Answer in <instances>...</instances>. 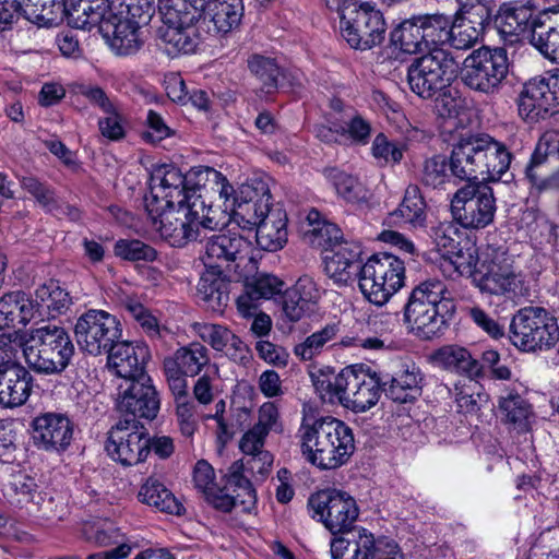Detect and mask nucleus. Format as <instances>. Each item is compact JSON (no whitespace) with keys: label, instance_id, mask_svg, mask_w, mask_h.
Wrapping results in <instances>:
<instances>
[{"label":"nucleus","instance_id":"f257e3e1","mask_svg":"<svg viewBox=\"0 0 559 559\" xmlns=\"http://www.w3.org/2000/svg\"><path fill=\"white\" fill-rule=\"evenodd\" d=\"M512 153L504 143L488 134L461 138L450 156L451 174L461 180L498 182L508 175Z\"/></svg>","mask_w":559,"mask_h":559},{"label":"nucleus","instance_id":"f03ea898","mask_svg":"<svg viewBox=\"0 0 559 559\" xmlns=\"http://www.w3.org/2000/svg\"><path fill=\"white\" fill-rule=\"evenodd\" d=\"M298 437L304 457L320 469L346 464L355 451L352 429L333 417L304 419Z\"/></svg>","mask_w":559,"mask_h":559},{"label":"nucleus","instance_id":"7ed1b4c3","mask_svg":"<svg viewBox=\"0 0 559 559\" xmlns=\"http://www.w3.org/2000/svg\"><path fill=\"white\" fill-rule=\"evenodd\" d=\"M455 312V301L447 284L427 280L413 288L404 307L409 331L423 340L439 336Z\"/></svg>","mask_w":559,"mask_h":559},{"label":"nucleus","instance_id":"20e7f679","mask_svg":"<svg viewBox=\"0 0 559 559\" xmlns=\"http://www.w3.org/2000/svg\"><path fill=\"white\" fill-rule=\"evenodd\" d=\"M200 175H204L205 179L214 185L213 189L223 201V206L230 212L233 222L241 229L253 230L254 225L273 211L269 185L262 179H251L234 188L227 178L214 168L205 167Z\"/></svg>","mask_w":559,"mask_h":559},{"label":"nucleus","instance_id":"39448f33","mask_svg":"<svg viewBox=\"0 0 559 559\" xmlns=\"http://www.w3.org/2000/svg\"><path fill=\"white\" fill-rule=\"evenodd\" d=\"M26 364L45 374L60 373L70 364L74 345L68 332L58 325L32 329L22 343Z\"/></svg>","mask_w":559,"mask_h":559},{"label":"nucleus","instance_id":"423d86ee","mask_svg":"<svg viewBox=\"0 0 559 559\" xmlns=\"http://www.w3.org/2000/svg\"><path fill=\"white\" fill-rule=\"evenodd\" d=\"M207 0H158V12L166 26L163 40L169 52L191 53L198 48V27Z\"/></svg>","mask_w":559,"mask_h":559},{"label":"nucleus","instance_id":"0eeeda50","mask_svg":"<svg viewBox=\"0 0 559 559\" xmlns=\"http://www.w3.org/2000/svg\"><path fill=\"white\" fill-rule=\"evenodd\" d=\"M405 278V262L395 254L380 252L361 264L358 287L370 304L382 307L404 287Z\"/></svg>","mask_w":559,"mask_h":559},{"label":"nucleus","instance_id":"6e6552de","mask_svg":"<svg viewBox=\"0 0 559 559\" xmlns=\"http://www.w3.org/2000/svg\"><path fill=\"white\" fill-rule=\"evenodd\" d=\"M510 340L522 352L548 350L559 341L557 320L544 308H522L510 323Z\"/></svg>","mask_w":559,"mask_h":559},{"label":"nucleus","instance_id":"1a4fd4ad","mask_svg":"<svg viewBox=\"0 0 559 559\" xmlns=\"http://www.w3.org/2000/svg\"><path fill=\"white\" fill-rule=\"evenodd\" d=\"M509 72L506 49L481 47L468 55L462 68V81L475 92L486 95L496 93Z\"/></svg>","mask_w":559,"mask_h":559},{"label":"nucleus","instance_id":"9d476101","mask_svg":"<svg viewBox=\"0 0 559 559\" xmlns=\"http://www.w3.org/2000/svg\"><path fill=\"white\" fill-rule=\"evenodd\" d=\"M202 202L197 190L189 187L185 175L175 166L157 167L151 178L150 194L145 198L147 213L156 214L159 210L191 207L192 203Z\"/></svg>","mask_w":559,"mask_h":559},{"label":"nucleus","instance_id":"9b49d317","mask_svg":"<svg viewBox=\"0 0 559 559\" xmlns=\"http://www.w3.org/2000/svg\"><path fill=\"white\" fill-rule=\"evenodd\" d=\"M456 71L457 63L451 53L433 48L409 66L407 81L415 94L430 98L456 76Z\"/></svg>","mask_w":559,"mask_h":559},{"label":"nucleus","instance_id":"f8f14e48","mask_svg":"<svg viewBox=\"0 0 559 559\" xmlns=\"http://www.w3.org/2000/svg\"><path fill=\"white\" fill-rule=\"evenodd\" d=\"M496 211L493 191L485 183L465 185L451 199L452 216L465 229L488 227L493 222Z\"/></svg>","mask_w":559,"mask_h":559},{"label":"nucleus","instance_id":"ddd939ff","mask_svg":"<svg viewBox=\"0 0 559 559\" xmlns=\"http://www.w3.org/2000/svg\"><path fill=\"white\" fill-rule=\"evenodd\" d=\"M330 547L332 559H403L395 542L376 538L364 527L334 536Z\"/></svg>","mask_w":559,"mask_h":559},{"label":"nucleus","instance_id":"4468645a","mask_svg":"<svg viewBox=\"0 0 559 559\" xmlns=\"http://www.w3.org/2000/svg\"><path fill=\"white\" fill-rule=\"evenodd\" d=\"M74 334L83 352L98 356L107 353L121 338L122 328L116 316L92 309L78 318Z\"/></svg>","mask_w":559,"mask_h":559},{"label":"nucleus","instance_id":"2eb2a0df","mask_svg":"<svg viewBox=\"0 0 559 559\" xmlns=\"http://www.w3.org/2000/svg\"><path fill=\"white\" fill-rule=\"evenodd\" d=\"M308 507L312 518L318 519L334 536L352 531L359 514L356 500L337 489L320 490L311 495Z\"/></svg>","mask_w":559,"mask_h":559},{"label":"nucleus","instance_id":"dca6fc26","mask_svg":"<svg viewBox=\"0 0 559 559\" xmlns=\"http://www.w3.org/2000/svg\"><path fill=\"white\" fill-rule=\"evenodd\" d=\"M106 451L123 466L135 465L150 453L148 432L136 419H120L108 432Z\"/></svg>","mask_w":559,"mask_h":559},{"label":"nucleus","instance_id":"f3484780","mask_svg":"<svg viewBox=\"0 0 559 559\" xmlns=\"http://www.w3.org/2000/svg\"><path fill=\"white\" fill-rule=\"evenodd\" d=\"M520 116L538 121L559 110V70L535 76L524 83L518 99Z\"/></svg>","mask_w":559,"mask_h":559},{"label":"nucleus","instance_id":"a211bd4d","mask_svg":"<svg viewBox=\"0 0 559 559\" xmlns=\"http://www.w3.org/2000/svg\"><path fill=\"white\" fill-rule=\"evenodd\" d=\"M525 176L538 190H559V131H546L525 169Z\"/></svg>","mask_w":559,"mask_h":559},{"label":"nucleus","instance_id":"6ab92c4d","mask_svg":"<svg viewBox=\"0 0 559 559\" xmlns=\"http://www.w3.org/2000/svg\"><path fill=\"white\" fill-rule=\"evenodd\" d=\"M203 202H194L191 207L159 210L156 214L147 213L151 227L160 238L173 247H183L198 238V206Z\"/></svg>","mask_w":559,"mask_h":559},{"label":"nucleus","instance_id":"aec40b11","mask_svg":"<svg viewBox=\"0 0 559 559\" xmlns=\"http://www.w3.org/2000/svg\"><path fill=\"white\" fill-rule=\"evenodd\" d=\"M118 409L132 419H153L157 416L160 401L150 376L139 380H126L118 384Z\"/></svg>","mask_w":559,"mask_h":559},{"label":"nucleus","instance_id":"412c9836","mask_svg":"<svg viewBox=\"0 0 559 559\" xmlns=\"http://www.w3.org/2000/svg\"><path fill=\"white\" fill-rule=\"evenodd\" d=\"M255 262L249 240L235 233L219 234L211 237L205 245L203 263L205 267L229 269L235 271L241 264Z\"/></svg>","mask_w":559,"mask_h":559},{"label":"nucleus","instance_id":"4be33fe9","mask_svg":"<svg viewBox=\"0 0 559 559\" xmlns=\"http://www.w3.org/2000/svg\"><path fill=\"white\" fill-rule=\"evenodd\" d=\"M479 287L492 295L520 297L526 294L523 275L514 270L504 254L496 255L489 262L486 272L479 278Z\"/></svg>","mask_w":559,"mask_h":559},{"label":"nucleus","instance_id":"5701e85b","mask_svg":"<svg viewBox=\"0 0 559 559\" xmlns=\"http://www.w3.org/2000/svg\"><path fill=\"white\" fill-rule=\"evenodd\" d=\"M243 15L242 0H207L198 27V46L206 36L227 34L236 28Z\"/></svg>","mask_w":559,"mask_h":559},{"label":"nucleus","instance_id":"b1692460","mask_svg":"<svg viewBox=\"0 0 559 559\" xmlns=\"http://www.w3.org/2000/svg\"><path fill=\"white\" fill-rule=\"evenodd\" d=\"M34 443L46 451H63L73 438V426L70 419L57 413H46L33 420Z\"/></svg>","mask_w":559,"mask_h":559},{"label":"nucleus","instance_id":"393cba45","mask_svg":"<svg viewBox=\"0 0 559 559\" xmlns=\"http://www.w3.org/2000/svg\"><path fill=\"white\" fill-rule=\"evenodd\" d=\"M99 31L117 56L134 55L144 44L142 28L121 19V15L109 13V17L99 24Z\"/></svg>","mask_w":559,"mask_h":559},{"label":"nucleus","instance_id":"a878e982","mask_svg":"<svg viewBox=\"0 0 559 559\" xmlns=\"http://www.w3.org/2000/svg\"><path fill=\"white\" fill-rule=\"evenodd\" d=\"M361 247L356 241H344L324 254L325 274L340 286L358 280Z\"/></svg>","mask_w":559,"mask_h":559},{"label":"nucleus","instance_id":"bb28decb","mask_svg":"<svg viewBox=\"0 0 559 559\" xmlns=\"http://www.w3.org/2000/svg\"><path fill=\"white\" fill-rule=\"evenodd\" d=\"M381 393V381L376 373L352 367L344 407L356 413L366 412L378 403Z\"/></svg>","mask_w":559,"mask_h":559},{"label":"nucleus","instance_id":"cd10ccee","mask_svg":"<svg viewBox=\"0 0 559 559\" xmlns=\"http://www.w3.org/2000/svg\"><path fill=\"white\" fill-rule=\"evenodd\" d=\"M33 388V377L23 366L0 364V405L14 408L26 403Z\"/></svg>","mask_w":559,"mask_h":559},{"label":"nucleus","instance_id":"c85d7f7f","mask_svg":"<svg viewBox=\"0 0 559 559\" xmlns=\"http://www.w3.org/2000/svg\"><path fill=\"white\" fill-rule=\"evenodd\" d=\"M108 353V367L121 381L139 380L148 376L144 365L148 356L147 348L128 342H116Z\"/></svg>","mask_w":559,"mask_h":559},{"label":"nucleus","instance_id":"c756f323","mask_svg":"<svg viewBox=\"0 0 559 559\" xmlns=\"http://www.w3.org/2000/svg\"><path fill=\"white\" fill-rule=\"evenodd\" d=\"M194 331L214 350L223 352L231 360L239 364L249 360L248 346L228 328L215 323H197Z\"/></svg>","mask_w":559,"mask_h":559},{"label":"nucleus","instance_id":"7c9ffc66","mask_svg":"<svg viewBox=\"0 0 559 559\" xmlns=\"http://www.w3.org/2000/svg\"><path fill=\"white\" fill-rule=\"evenodd\" d=\"M536 17L531 5L504 3L495 16V26L504 40L513 43L522 34L530 33V36L532 35V21Z\"/></svg>","mask_w":559,"mask_h":559},{"label":"nucleus","instance_id":"2f4dec72","mask_svg":"<svg viewBox=\"0 0 559 559\" xmlns=\"http://www.w3.org/2000/svg\"><path fill=\"white\" fill-rule=\"evenodd\" d=\"M193 485L201 492L206 501L215 509L229 512L236 506V499L221 488L216 483L215 471L204 460L198 461L193 468Z\"/></svg>","mask_w":559,"mask_h":559},{"label":"nucleus","instance_id":"473e14b6","mask_svg":"<svg viewBox=\"0 0 559 559\" xmlns=\"http://www.w3.org/2000/svg\"><path fill=\"white\" fill-rule=\"evenodd\" d=\"M38 320L33 305V295L14 290L0 297V329L23 325Z\"/></svg>","mask_w":559,"mask_h":559},{"label":"nucleus","instance_id":"72a5a7b5","mask_svg":"<svg viewBox=\"0 0 559 559\" xmlns=\"http://www.w3.org/2000/svg\"><path fill=\"white\" fill-rule=\"evenodd\" d=\"M435 366L464 374L467 378H477L481 373L480 362L472 356L468 349L459 345H444L431 355Z\"/></svg>","mask_w":559,"mask_h":559},{"label":"nucleus","instance_id":"f704fd0d","mask_svg":"<svg viewBox=\"0 0 559 559\" xmlns=\"http://www.w3.org/2000/svg\"><path fill=\"white\" fill-rule=\"evenodd\" d=\"M257 245L265 251L274 252L287 242V216L276 207L254 225Z\"/></svg>","mask_w":559,"mask_h":559},{"label":"nucleus","instance_id":"c9c22d12","mask_svg":"<svg viewBox=\"0 0 559 559\" xmlns=\"http://www.w3.org/2000/svg\"><path fill=\"white\" fill-rule=\"evenodd\" d=\"M33 305L38 320L55 318L71 305L69 293L56 281L38 286L33 295Z\"/></svg>","mask_w":559,"mask_h":559},{"label":"nucleus","instance_id":"e433bc0d","mask_svg":"<svg viewBox=\"0 0 559 559\" xmlns=\"http://www.w3.org/2000/svg\"><path fill=\"white\" fill-rule=\"evenodd\" d=\"M136 497L141 503L160 512L179 515L183 511L181 502L155 477L144 480Z\"/></svg>","mask_w":559,"mask_h":559},{"label":"nucleus","instance_id":"4c0bfd02","mask_svg":"<svg viewBox=\"0 0 559 559\" xmlns=\"http://www.w3.org/2000/svg\"><path fill=\"white\" fill-rule=\"evenodd\" d=\"M114 10L110 0H68V19L81 28L99 25Z\"/></svg>","mask_w":559,"mask_h":559},{"label":"nucleus","instance_id":"58836bf2","mask_svg":"<svg viewBox=\"0 0 559 559\" xmlns=\"http://www.w3.org/2000/svg\"><path fill=\"white\" fill-rule=\"evenodd\" d=\"M548 13H539L532 21L531 43L548 59L559 63V20L554 24L546 23Z\"/></svg>","mask_w":559,"mask_h":559},{"label":"nucleus","instance_id":"ea45409f","mask_svg":"<svg viewBox=\"0 0 559 559\" xmlns=\"http://www.w3.org/2000/svg\"><path fill=\"white\" fill-rule=\"evenodd\" d=\"M228 283L223 275V270L205 267L198 284V296L210 308L216 310L228 300Z\"/></svg>","mask_w":559,"mask_h":559},{"label":"nucleus","instance_id":"a19ab883","mask_svg":"<svg viewBox=\"0 0 559 559\" xmlns=\"http://www.w3.org/2000/svg\"><path fill=\"white\" fill-rule=\"evenodd\" d=\"M424 38L417 15L401 22L391 32L390 36L392 46L408 55L420 53L427 50Z\"/></svg>","mask_w":559,"mask_h":559},{"label":"nucleus","instance_id":"79ce46f5","mask_svg":"<svg viewBox=\"0 0 559 559\" xmlns=\"http://www.w3.org/2000/svg\"><path fill=\"white\" fill-rule=\"evenodd\" d=\"M489 21L454 14L451 20L448 43L455 49H468L481 37Z\"/></svg>","mask_w":559,"mask_h":559},{"label":"nucleus","instance_id":"37998d69","mask_svg":"<svg viewBox=\"0 0 559 559\" xmlns=\"http://www.w3.org/2000/svg\"><path fill=\"white\" fill-rule=\"evenodd\" d=\"M350 368L346 367L337 373L322 372L316 378L313 384L323 402L337 403L344 406L345 397H347Z\"/></svg>","mask_w":559,"mask_h":559},{"label":"nucleus","instance_id":"c03bdc74","mask_svg":"<svg viewBox=\"0 0 559 559\" xmlns=\"http://www.w3.org/2000/svg\"><path fill=\"white\" fill-rule=\"evenodd\" d=\"M499 411L503 420L519 430H527L534 417L531 404L513 391H507L500 396Z\"/></svg>","mask_w":559,"mask_h":559},{"label":"nucleus","instance_id":"a18cd8bd","mask_svg":"<svg viewBox=\"0 0 559 559\" xmlns=\"http://www.w3.org/2000/svg\"><path fill=\"white\" fill-rule=\"evenodd\" d=\"M165 359L173 362L189 377H195L204 368L206 369L213 365L210 359L209 349L201 343H191L188 346L180 347L173 356Z\"/></svg>","mask_w":559,"mask_h":559},{"label":"nucleus","instance_id":"49530a36","mask_svg":"<svg viewBox=\"0 0 559 559\" xmlns=\"http://www.w3.org/2000/svg\"><path fill=\"white\" fill-rule=\"evenodd\" d=\"M27 511L47 525H53L67 516L68 507L59 495L39 491L33 503L27 506Z\"/></svg>","mask_w":559,"mask_h":559},{"label":"nucleus","instance_id":"de8ad7c7","mask_svg":"<svg viewBox=\"0 0 559 559\" xmlns=\"http://www.w3.org/2000/svg\"><path fill=\"white\" fill-rule=\"evenodd\" d=\"M326 178L333 185L336 193L346 202L365 204L370 199L369 190L355 177L338 169L326 171Z\"/></svg>","mask_w":559,"mask_h":559},{"label":"nucleus","instance_id":"09e8293b","mask_svg":"<svg viewBox=\"0 0 559 559\" xmlns=\"http://www.w3.org/2000/svg\"><path fill=\"white\" fill-rule=\"evenodd\" d=\"M421 373L418 368H406L391 379L388 396L399 403H407L420 394Z\"/></svg>","mask_w":559,"mask_h":559},{"label":"nucleus","instance_id":"8fccbe9b","mask_svg":"<svg viewBox=\"0 0 559 559\" xmlns=\"http://www.w3.org/2000/svg\"><path fill=\"white\" fill-rule=\"evenodd\" d=\"M413 228H421L426 223V203L417 186L411 185L406 188L400 206L392 213Z\"/></svg>","mask_w":559,"mask_h":559},{"label":"nucleus","instance_id":"3c124183","mask_svg":"<svg viewBox=\"0 0 559 559\" xmlns=\"http://www.w3.org/2000/svg\"><path fill=\"white\" fill-rule=\"evenodd\" d=\"M417 16L427 50L430 51L433 48H438L437 46L448 43L451 24L450 16L442 13L420 14Z\"/></svg>","mask_w":559,"mask_h":559},{"label":"nucleus","instance_id":"603ef678","mask_svg":"<svg viewBox=\"0 0 559 559\" xmlns=\"http://www.w3.org/2000/svg\"><path fill=\"white\" fill-rule=\"evenodd\" d=\"M247 63L250 72L261 82L264 93L271 94L278 87L282 71L275 59L254 53L248 58Z\"/></svg>","mask_w":559,"mask_h":559},{"label":"nucleus","instance_id":"864d4df0","mask_svg":"<svg viewBox=\"0 0 559 559\" xmlns=\"http://www.w3.org/2000/svg\"><path fill=\"white\" fill-rule=\"evenodd\" d=\"M68 15V0H23V15L29 21L52 23Z\"/></svg>","mask_w":559,"mask_h":559},{"label":"nucleus","instance_id":"5fc2aeb1","mask_svg":"<svg viewBox=\"0 0 559 559\" xmlns=\"http://www.w3.org/2000/svg\"><path fill=\"white\" fill-rule=\"evenodd\" d=\"M338 332V323H329L321 330L306 337L304 342L297 344L294 348V353L302 360H311L322 353L328 343L336 338Z\"/></svg>","mask_w":559,"mask_h":559},{"label":"nucleus","instance_id":"6e6d98bb","mask_svg":"<svg viewBox=\"0 0 559 559\" xmlns=\"http://www.w3.org/2000/svg\"><path fill=\"white\" fill-rule=\"evenodd\" d=\"M478 263L477 250L475 247L455 249V253H449L442 259L441 269L449 276L456 273L461 276H471L476 272Z\"/></svg>","mask_w":559,"mask_h":559},{"label":"nucleus","instance_id":"4d7b16f0","mask_svg":"<svg viewBox=\"0 0 559 559\" xmlns=\"http://www.w3.org/2000/svg\"><path fill=\"white\" fill-rule=\"evenodd\" d=\"M372 133L371 122L355 112L340 124V136L344 143L353 145H367Z\"/></svg>","mask_w":559,"mask_h":559},{"label":"nucleus","instance_id":"13d9d810","mask_svg":"<svg viewBox=\"0 0 559 559\" xmlns=\"http://www.w3.org/2000/svg\"><path fill=\"white\" fill-rule=\"evenodd\" d=\"M305 237L312 247L322 249L325 253L346 241L342 230L330 222L316 226L314 229H307Z\"/></svg>","mask_w":559,"mask_h":559},{"label":"nucleus","instance_id":"bf43d9fd","mask_svg":"<svg viewBox=\"0 0 559 559\" xmlns=\"http://www.w3.org/2000/svg\"><path fill=\"white\" fill-rule=\"evenodd\" d=\"M475 378H467L454 384L450 393L455 400L457 408L462 413H474L478 409V402L483 400L479 392L480 385L474 381Z\"/></svg>","mask_w":559,"mask_h":559},{"label":"nucleus","instance_id":"052dcab7","mask_svg":"<svg viewBox=\"0 0 559 559\" xmlns=\"http://www.w3.org/2000/svg\"><path fill=\"white\" fill-rule=\"evenodd\" d=\"M114 252L117 257L132 262H153L158 255L155 248L139 239L118 240L115 243Z\"/></svg>","mask_w":559,"mask_h":559},{"label":"nucleus","instance_id":"680f3d73","mask_svg":"<svg viewBox=\"0 0 559 559\" xmlns=\"http://www.w3.org/2000/svg\"><path fill=\"white\" fill-rule=\"evenodd\" d=\"M404 145L388 139L384 133H378L371 145V154L379 165L399 164L403 158Z\"/></svg>","mask_w":559,"mask_h":559},{"label":"nucleus","instance_id":"e2e57ef3","mask_svg":"<svg viewBox=\"0 0 559 559\" xmlns=\"http://www.w3.org/2000/svg\"><path fill=\"white\" fill-rule=\"evenodd\" d=\"M72 92L83 96L92 106L98 108L104 114H111L117 108L115 102L98 85L75 82L72 84Z\"/></svg>","mask_w":559,"mask_h":559},{"label":"nucleus","instance_id":"0e129e2a","mask_svg":"<svg viewBox=\"0 0 559 559\" xmlns=\"http://www.w3.org/2000/svg\"><path fill=\"white\" fill-rule=\"evenodd\" d=\"M430 236L442 259L449 253H455L459 246V229L452 222L439 223L432 227Z\"/></svg>","mask_w":559,"mask_h":559},{"label":"nucleus","instance_id":"69168bd1","mask_svg":"<svg viewBox=\"0 0 559 559\" xmlns=\"http://www.w3.org/2000/svg\"><path fill=\"white\" fill-rule=\"evenodd\" d=\"M245 288L257 299H271L284 289V282L271 274H260L248 281Z\"/></svg>","mask_w":559,"mask_h":559},{"label":"nucleus","instance_id":"338daca9","mask_svg":"<svg viewBox=\"0 0 559 559\" xmlns=\"http://www.w3.org/2000/svg\"><path fill=\"white\" fill-rule=\"evenodd\" d=\"M122 305L148 336L154 337L159 334L158 320L139 300L127 296Z\"/></svg>","mask_w":559,"mask_h":559},{"label":"nucleus","instance_id":"774afa93","mask_svg":"<svg viewBox=\"0 0 559 559\" xmlns=\"http://www.w3.org/2000/svg\"><path fill=\"white\" fill-rule=\"evenodd\" d=\"M22 189L31 194L43 207L52 212L57 209L53 191L34 176H23L20 179Z\"/></svg>","mask_w":559,"mask_h":559}]
</instances>
